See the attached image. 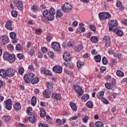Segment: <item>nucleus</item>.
<instances>
[{
    "label": "nucleus",
    "mask_w": 127,
    "mask_h": 127,
    "mask_svg": "<svg viewBox=\"0 0 127 127\" xmlns=\"http://www.w3.org/2000/svg\"><path fill=\"white\" fill-rule=\"evenodd\" d=\"M90 40L92 42H94V43H97V42H98V38L96 36H92L90 38Z\"/></svg>",
    "instance_id": "nucleus-41"
},
{
    "label": "nucleus",
    "mask_w": 127,
    "mask_h": 127,
    "mask_svg": "<svg viewBox=\"0 0 127 127\" xmlns=\"http://www.w3.org/2000/svg\"><path fill=\"white\" fill-rule=\"evenodd\" d=\"M47 86L48 89H50L51 90H52V89H53V85L52 84V83L48 82Z\"/></svg>",
    "instance_id": "nucleus-46"
},
{
    "label": "nucleus",
    "mask_w": 127,
    "mask_h": 127,
    "mask_svg": "<svg viewBox=\"0 0 127 127\" xmlns=\"http://www.w3.org/2000/svg\"><path fill=\"white\" fill-rule=\"evenodd\" d=\"M15 4L17 8L19 9V10H22V9H23V4L22 1H17Z\"/></svg>",
    "instance_id": "nucleus-19"
},
{
    "label": "nucleus",
    "mask_w": 127,
    "mask_h": 127,
    "mask_svg": "<svg viewBox=\"0 0 127 127\" xmlns=\"http://www.w3.org/2000/svg\"><path fill=\"white\" fill-rule=\"evenodd\" d=\"M62 10L64 12H70L72 10V5L70 3H65L62 7Z\"/></svg>",
    "instance_id": "nucleus-4"
},
{
    "label": "nucleus",
    "mask_w": 127,
    "mask_h": 127,
    "mask_svg": "<svg viewBox=\"0 0 127 127\" xmlns=\"http://www.w3.org/2000/svg\"><path fill=\"white\" fill-rule=\"evenodd\" d=\"M52 47L55 51H60L61 48L60 47V44L56 42H54L52 43Z\"/></svg>",
    "instance_id": "nucleus-7"
},
{
    "label": "nucleus",
    "mask_w": 127,
    "mask_h": 127,
    "mask_svg": "<svg viewBox=\"0 0 127 127\" xmlns=\"http://www.w3.org/2000/svg\"><path fill=\"white\" fill-rule=\"evenodd\" d=\"M36 121V118L33 117V116H30L29 117V122L32 124H34Z\"/></svg>",
    "instance_id": "nucleus-37"
},
{
    "label": "nucleus",
    "mask_w": 127,
    "mask_h": 127,
    "mask_svg": "<svg viewBox=\"0 0 127 127\" xmlns=\"http://www.w3.org/2000/svg\"><path fill=\"white\" fill-rule=\"evenodd\" d=\"M42 51L43 53H45L46 52H47V51H48V50L47 49V48L43 47V48H42Z\"/></svg>",
    "instance_id": "nucleus-58"
},
{
    "label": "nucleus",
    "mask_w": 127,
    "mask_h": 127,
    "mask_svg": "<svg viewBox=\"0 0 127 127\" xmlns=\"http://www.w3.org/2000/svg\"><path fill=\"white\" fill-rule=\"evenodd\" d=\"M9 35L11 39H15L16 38V34L13 32H10Z\"/></svg>",
    "instance_id": "nucleus-40"
},
{
    "label": "nucleus",
    "mask_w": 127,
    "mask_h": 127,
    "mask_svg": "<svg viewBox=\"0 0 127 127\" xmlns=\"http://www.w3.org/2000/svg\"><path fill=\"white\" fill-rule=\"evenodd\" d=\"M39 81H40L39 78L36 77L35 78H33L31 80V83L33 85H35V84H37L38 83H39Z\"/></svg>",
    "instance_id": "nucleus-22"
},
{
    "label": "nucleus",
    "mask_w": 127,
    "mask_h": 127,
    "mask_svg": "<svg viewBox=\"0 0 127 127\" xmlns=\"http://www.w3.org/2000/svg\"><path fill=\"white\" fill-rule=\"evenodd\" d=\"M5 108L8 110V111H10L11 110V99H8L5 102Z\"/></svg>",
    "instance_id": "nucleus-13"
},
{
    "label": "nucleus",
    "mask_w": 127,
    "mask_h": 127,
    "mask_svg": "<svg viewBox=\"0 0 127 127\" xmlns=\"http://www.w3.org/2000/svg\"><path fill=\"white\" fill-rule=\"evenodd\" d=\"M73 88L77 94L78 95V97L80 96H82L83 94H84V91L82 89V87L78 85H75L73 86Z\"/></svg>",
    "instance_id": "nucleus-6"
},
{
    "label": "nucleus",
    "mask_w": 127,
    "mask_h": 127,
    "mask_svg": "<svg viewBox=\"0 0 127 127\" xmlns=\"http://www.w3.org/2000/svg\"><path fill=\"white\" fill-rule=\"evenodd\" d=\"M15 74V70L12 69H8L5 71V74L8 77H13Z\"/></svg>",
    "instance_id": "nucleus-11"
},
{
    "label": "nucleus",
    "mask_w": 127,
    "mask_h": 127,
    "mask_svg": "<svg viewBox=\"0 0 127 127\" xmlns=\"http://www.w3.org/2000/svg\"><path fill=\"white\" fill-rule=\"evenodd\" d=\"M56 12V11H55V9H54L53 7L51 8L49 11V13H50V14H51L52 15H53V16H54V15L55 14Z\"/></svg>",
    "instance_id": "nucleus-38"
},
{
    "label": "nucleus",
    "mask_w": 127,
    "mask_h": 127,
    "mask_svg": "<svg viewBox=\"0 0 127 127\" xmlns=\"http://www.w3.org/2000/svg\"><path fill=\"white\" fill-rule=\"evenodd\" d=\"M86 106L89 108V109H93V107H94V105L93 104V102L91 101H89L86 104Z\"/></svg>",
    "instance_id": "nucleus-31"
},
{
    "label": "nucleus",
    "mask_w": 127,
    "mask_h": 127,
    "mask_svg": "<svg viewBox=\"0 0 127 127\" xmlns=\"http://www.w3.org/2000/svg\"><path fill=\"white\" fill-rule=\"evenodd\" d=\"M63 47L65 48V47H72V46H73V45L71 42H69L68 43L64 42L63 44Z\"/></svg>",
    "instance_id": "nucleus-24"
},
{
    "label": "nucleus",
    "mask_w": 127,
    "mask_h": 127,
    "mask_svg": "<svg viewBox=\"0 0 127 127\" xmlns=\"http://www.w3.org/2000/svg\"><path fill=\"white\" fill-rule=\"evenodd\" d=\"M37 101V99H36V97L33 96L31 99V105L32 106H33V107H35Z\"/></svg>",
    "instance_id": "nucleus-25"
},
{
    "label": "nucleus",
    "mask_w": 127,
    "mask_h": 127,
    "mask_svg": "<svg viewBox=\"0 0 127 127\" xmlns=\"http://www.w3.org/2000/svg\"><path fill=\"white\" fill-rule=\"evenodd\" d=\"M56 122L57 126H61L62 125V122L60 119H57Z\"/></svg>",
    "instance_id": "nucleus-53"
},
{
    "label": "nucleus",
    "mask_w": 127,
    "mask_h": 127,
    "mask_svg": "<svg viewBox=\"0 0 127 127\" xmlns=\"http://www.w3.org/2000/svg\"><path fill=\"white\" fill-rule=\"evenodd\" d=\"M85 31H86V28L85 27H80L76 30L77 33H82V32H85Z\"/></svg>",
    "instance_id": "nucleus-32"
},
{
    "label": "nucleus",
    "mask_w": 127,
    "mask_h": 127,
    "mask_svg": "<svg viewBox=\"0 0 127 127\" xmlns=\"http://www.w3.org/2000/svg\"><path fill=\"white\" fill-rule=\"evenodd\" d=\"M41 113L40 114V116L41 118H45L46 116V112H45V110L43 108H41L40 109Z\"/></svg>",
    "instance_id": "nucleus-26"
},
{
    "label": "nucleus",
    "mask_w": 127,
    "mask_h": 127,
    "mask_svg": "<svg viewBox=\"0 0 127 127\" xmlns=\"http://www.w3.org/2000/svg\"><path fill=\"white\" fill-rule=\"evenodd\" d=\"M102 63L104 65H107L108 64V60L106 57H103L102 58Z\"/></svg>",
    "instance_id": "nucleus-45"
},
{
    "label": "nucleus",
    "mask_w": 127,
    "mask_h": 127,
    "mask_svg": "<svg viewBox=\"0 0 127 127\" xmlns=\"http://www.w3.org/2000/svg\"><path fill=\"white\" fill-rule=\"evenodd\" d=\"M51 39H52V36L49 35V36H47V38H46L47 41L49 42V41H50V40H51Z\"/></svg>",
    "instance_id": "nucleus-62"
},
{
    "label": "nucleus",
    "mask_w": 127,
    "mask_h": 127,
    "mask_svg": "<svg viewBox=\"0 0 127 127\" xmlns=\"http://www.w3.org/2000/svg\"><path fill=\"white\" fill-rule=\"evenodd\" d=\"M53 71L55 73L60 74V73H62V67L58 65H56L53 67Z\"/></svg>",
    "instance_id": "nucleus-12"
},
{
    "label": "nucleus",
    "mask_w": 127,
    "mask_h": 127,
    "mask_svg": "<svg viewBox=\"0 0 127 127\" xmlns=\"http://www.w3.org/2000/svg\"><path fill=\"white\" fill-rule=\"evenodd\" d=\"M1 39L2 40V44H6V43H8L9 42V39L8 38V37L7 35H4L1 36Z\"/></svg>",
    "instance_id": "nucleus-14"
},
{
    "label": "nucleus",
    "mask_w": 127,
    "mask_h": 127,
    "mask_svg": "<svg viewBox=\"0 0 127 127\" xmlns=\"http://www.w3.org/2000/svg\"><path fill=\"white\" fill-rule=\"evenodd\" d=\"M48 55L49 56V57H50V58H54V53L52 51L49 52L48 53Z\"/></svg>",
    "instance_id": "nucleus-49"
},
{
    "label": "nucleus",
    "mask_w": 127,
    "mask_h": 127,
    "mask_svg": "<svg viewBox=\"0 0 127 127\" xmlns=\"http://www.w3.org/2000/svg\"><path fill=\"white\" fill-rule=\"evenodd\" d=\"M4 60H8L10 63H12L15 61V56L12 54H8L7 52H5L3 56Z\"/></svg>",
    "instance_id": "nucleus-2"
},
{
    "label": "nucleus",
    "mask_w": 127,
    "mask_h": 127,
    "mask_svg": "<svg viewBox=\"0 0 127 127\" xmlns=\"http://www.w3.org/2000/svg\"><path fill=\"white\" fill-rule=\"evenodd\" d=\"M36 32L37 34H41V33H42V29H38L36 30Z\"/></svg>",
    "instance_id": "nucleus-61"
},
{
    "label": "nucleus",
    "mask_w": 127,
    "mask_h": 127,
    "mask_svg": "<svg viewBox=\"0 0 127 127\" xmlns=\"http://www.w3.org/2000/svg\"><path fill=\"white\" fill-rule=\"evenodd\" d=\"M69 106L71 107L72 111L76 112L77 111V106L74 102H71L69 103Z\"/></svg>",
    "instance_id": "nucleus-21"
},
{
    "label": "nucleus",
    "mask_w": 127,
    "mask_h": 127,
    "mask_svg": "<svg viewBox=\"0 0 127 127\" xmlns=\"http://www.w3.org/2000/svg\"><path fill=\"white\" fill-rule=\"evenodd\" d=\"M52 99H55V100H56L57 101H59L61 100L62 97L60 94H53L52 95Z\"/></svg>",
    "instance_id": "nucleus-17"
},
{
    "label": "nucleus",
    "mask_w": 127,
    "mask_h": 127,
    "mask_svg": "<svg viewBox=\"0 0 127 127\" xmlns=\"http://www.w3.org/2000/svg\"><path fill=\"white\" fill-rule=\"evenodd\" d=\"M46 70V69H45V68L41 67V74H44Z\"/></svg>",
    "instance_id": "nucleus-64"
},
{
    "label": "nucleus",
    "mask_w": 127,
    "mask_h": 127,
    "mask_svg": "<svg viewBox=\"0 0 127 127\" xmlns=\"http://www.w3.org/2000/svg\"><path fill=\"white\" fill-rule=\"evenodd\" d=\"M11 14L13 17H16L17 16V11H16V10L12 11Z\"/></svg>",
    "instance_id": "nucleus-48"
},
{
    "label": "nucleus",
    "mask_w": 127,
    "mask_h": 127,
    "mask_svg": "<svg viewBox=\"0 0 127 127\" xmlns=\"http://www.w3.org/2000/svg\"><path fill=\"white\" fill-rule=\"evenodd\" d=\"M114 56L116 58H118V59H119V60H120V59H121V58L122 57V54H116L115 53L114 54Z\"/></svg>",
    "instance_id": "nucleus-55"
},
{
    "label": "nucleus",
    "mask_w": 127,
    "mask_h": 127,
    "mask_svg": "<svg viewBox=\"0 0 127 127\" xmlns=\"http://www.w3.org/2000/svg\"><path fill=\"white\" fill-rule=\"evenodd\" d=\"M0 76L2 77V78H6V74H5L4 69H1L0 70Z\"/></svg>",
    "instance_id": "nucleus-28"
},
{
    "label": "nucleus",
    "mask_w": 127,
    "mask_h": 127,
    "mask_svg": "<svg viewBox=\"0 0 127 127\" xmlns=\"http://www.w3.org/2000/svg\"><path fill=\"white\" fill-rule=\"evenodd\" d=\"M14 108L15 111H19V110H20V109L21 108V106H20V103L15 104L14 105Z\"/></svg>",
    "instance_id": "nucleus-35"
},
{
    "label": "nucleus",
    "mask_w": 127,
    "mask_h": 127,
    "mask_svg": "<svg viewBox=\"0 0 127 127\" xmlns=\"http://www.w3.org/2000/svg\"><path fill=\"white\" fill-rule=\"evenodd\" d=\"M63 58L64 61H66V62H70V61H71V60L72 59L70 53L67 52H65L64 54Z\"/></svg>",
    "instance_id": "nucleus-9"
},
{
    "label": "nucleus",
    "mask_w": 127,
    "mask_h": 127,
    "mask_svg": "<svg viewBox=\"0 0 127 127\" xmlns=\"http://www.w3.org/2000/svg\"><path fill=\"white\" fill-rule=\"evenodd\" d=\"M84 65V63L81 61H78L77 62V66L78 69H81V67Z\"/></svg>",
    "instance_id": "nucleus-36"
},
{
    "label": "nucleus",
    "mask_w": 127,
    "mask_h": 127,
    "mask_svg": "<svg viewBox=\"0 0 127 127\" xmlns=\"http://www.w3.org/2000/svg\"><path fill=\"white\" fill-rule=\"evenodd\" d=\"M88 120H89V117L87 116H85L84 118L82 119L83 123H87L88 122Z\"/></svg>",
    "instance_id": "nucleus-56"
},
{
    "label": "nucleus",
    "mask_w": 127,
    "mask_h": 127,
    "mask_svg": "<svg viewBox=\"0 0 127 127\" xmlns=\"http://www.w3.org/2000/svg\"><path fill=\"white\" fill-rule=\"evenodd\" d=\"M43 95L44 98L46 99H49L50 98V96H51V92L49 90L46 89L43 93Z\"/></svg>",
    "instance_id": "nucleus-15"
},
{
    "label": "nucleus",
    "mask_w": 127,
    "mask_h": 127,
    "mask_svg": "<svg viewBox=\"0 0 127 127\" xmlns=\"http://www.w3.org/2000/svg\"><path fill=\"white\" fill-rule=\"evenodd\" d=\"M116 6L121 10H124V9H125V7L122 5L121 1H117L116 3Z\"/></svg>",
    "instance_id": "nucleus-23"
},
{
    "label": "nucleus",
    "mask_w": 127,
    "mask_h": 127,
    "mask_svg": "<svg viewBox=\"0 0 127 127\" xmlns=\"http://www.w3.org/2000/svg\"><path fill=\"white\" fill-rule=\"evenodd\" d=\"M106 69L107 68H106V67L102 66L100 68V71L101 73H104V72H105V71H106Z\"/></svg>",
    "instance_id": "nucleus-57"
},
{
    "label": "nucleus",
    "mask_w": 127,
    "mask_h": 127,
    "mask_svg": "<svg viewBox=\"0 0 127 127\" xmlns=\"http://www.w3.org/2000/svg\"><path fill=\"white\" fill-rule=\"evenodd\" d=\"M109 26H110L109 28V31H112V30H113V29H114V27H116V26H118V22L117 21V20H112L110 22H109Z\"/></svg>",
    "instance_id": "nucleus-8"
},
{
    "label": "nucleus",
    "mask_w": 127,
    "mask_h": 127,
    "mask_svg": "<svg viewBox=\"0 0 127 127\" xmlns=\"http://www.w3.org/2000/svg\"><path fill=\"white\" fill-rule=\"evenodd\" d=\"M104 94H105V91H102L100 92L98 94H97V99H99V100H101L103 99L104 97Z\"/></svg>",
    "instance_id": "nucleus-27"
},
{
    "label": "nucleus",
    "mask_w": 127,
    "mask_h": 127,
    "mask_svg": "<svg viewBox=\"0 0 127 127\" xmlns=\"http://www.w3.org/2000/svg\"><path fill=\"white\" fill-rule=\"evenodd\" d=\"M102 102L105 105H108L109 104V101L108 100L106 99V98H102L101 99Z\"/></svg>",
    "instance_id": "nucleus-54"
},
{
    "label": "nucleus",
    "mask_w": 127,
    "mask_h": 127,
    "mask_svg": "<svg viewBox=\"0 0 127 127\" xmlns=\"http://www.w3.org/2000/svg\"><path fill=\"white\" fill-rule=\"evenodd\" d=\"M31 9H32L33 11L35 12V11H36V10H37V7L35 5H34L32 7Z\"/></svg>",
    "instance_id": "nucleus-63"
},
{
    "label": "nucleus",
    "mask_w": 127,
    "mask_h": 127,
    "mask_svg": "<svg viewBox=\"0 0 127 127\" xmlns=\"http://www.w3.org/2000/svg\"><path fill=\"white\" fill-rule=\"evenodd\" d=\"M64 65L65 67H69V68H73V65L69 63H64Z\"/></svg>",
    "instance_id": "nucleus-50"
},
{
    "label": "nucleus",
    "mask_w": 127,
    "mask_h": 127,
    "mask_svg": "<svg viewBox=\"0 0 127 127\" xmlns=\"http://www.w3.org/2000/svg\"><path fill=\"white\" fill-rule=\"evenodd\" d=\"M5 28L7 30H12V26H11V21L10 20L8 21L5 24Z\"/></svg>",
    "instance_id": "nucleus-18"
},
{
    "label": "nucleus",
    "mask_w": 127,
    "mask_h": 127,
    "mask_svg": "<svg viewBox=\"0 0 127 127\" xmlns=\"http://www.w3.org/2000/svg\"><path fill=\"white\" fill-rule=\"evenodd\" d=\"M7 47L8 49V50H10V51H12L13 50V45L11 44H9L7 46Z\"/></svg>",
    "instance_id": "nucleus-52"
},
{
    "label": "nucleus",
    "mask_w": 127,
    "mask_h": 127,
    "mask_svg": "<svg viewBox=\"0 0 127 127\" xmlns=\"http://www.w3.org/2000/svg\"><path fill=\"white\" fill-rule=\"evenodd\" d=\"M116 74L117 75V76H118V77H124V76H125V74L124 73V72H123L121 70H118L116 72Z\"/></svg>",
    "instance_id": "nucleus-39"
},
{
    "label": "nucleus",
    "mask_w": 127,
    "mask_h": 127,
    "mask_svg": "<svg viewBox=\"0 0 127 127\" xmlns=\"http://www.w3.org/2000/svg\"><path fill=\"white\" fill-rule=\"evenodd\" d=\"M103 42H104L106 46H111V38L108 36H105L103 38Z\"/></svg>",
    "instance_id": "nucleus-10"
},
{
    "label": "nucleus",
    "mask_w": 127,
    "mask_h": 127,
    "mask_svg": "<svg viewBox=\"0 0 127 127\" xmlns=\"http://www.w3.org/2000/svg\"><path fill=\"white\" fill-rule=\"evenodd\" d=\"M82 48H83V47H82V46H77L75 48V51L76 52H79V51H81V50H82Z\"/></svg>",
    "instance_id": "nucleus-44"
},
{
    "label": "nucleus",
    "mask_w": 127,
    "mask_h": 127,
    "mask_svg": "<svg viewBox=\"0 0 127 127\" xmlns=\"http://www.w3.org/2000/svg\"><path fill=\"white\" fill-rule=\"evenodd\" d=\"M99 17L100 20H105V19L111 18V14L109 12H101L99 14Z\"/></svg>",
    "instance_id": "nucleus-3"
},
{
    "label": "nucleus",
    "mask_w": 127,
    "mask_h": 127,
    "mask_svg": "<svg viewBox=\"0 0 127 127\" xmlns=\"http://www.w3.org/2000/svg\"><path fill=\"white\" fill-rule=\"evenodd\" d=\"M104 126V123L101 121H97L95 123L96 127H103Z\"/></svg>",
    "instance_id": "nucleus-33"
},
{
    "label": "nucleus",
    "mask_w": 127,
    "mask_h": 127,
    "mask_svg": "<svg viewBox=\"0 0 127 127\" xmlns=\"http://www.w3.org/2000/svg\"><path fill=\"white\" fill-rule=\"evenodd\" d=\"M94 60H95L96 62L100 63L101 62V56L97 55L94 57Z\"/></svg>",
    "instance_id": "nucleus-43"
},
{
    "label": "nucleus",
    "mask_w": 127,
    "mask_h": 127,
    "mask_svg": "<svg viewBox=\"0 0 127 127\" xmlns=\"http://www.w3.org/2000/svg\"><path fill=\"white\" fill-rule=\"evenodd\" d=\"M17 56L19 59H23V55L22 54H18Z\"/></svg>",
    "instance_id": "nucleus-60"
},
{
    "label": "nucleus",
    "mask_w": 127,
    "mask_h": 127,
    "mask_svg": "<svg viewBox=\"0 0 127 127\" xmlns=\"http://www.w3.org/2000/svg\"><path fill=\"white\" fill-rule=\"evenodd\" d=\"M34 77H35V75H34V74L29 73L28 74H25L23 78L25 83L29 84V83L31 82V80L32 79H33V78H34Z\"/></svg>",
    "instance_id": "nucleus-5"
},
{
    "label": "nucleus",
    "mask_w": 127,
    "mask_h": 127,
    "mask_svg": "<svg viewBox=\"0 0 127 127\" xmlns=\"http://www.w3.org/2000/svg\"><path fill=\"white\" fill-rule=\"evenodd\" d=\"M89 98L90 96H89V95L87 94H84L82 97V101L83 102H86V101H88V100H89Z\"/></svg>",
    "instance_id": "nucleus-29"
},
{
    "label": "nucleus",
    "mask_w": 127,
    "mask_h": 127,
    "mask_svg": "<svg viewBox=\"0 0 127 127\" xmlns=\"http://www.w3.org/2000/svg\"><path fill=\"white\" fill-rule=\"evenodd\" d=\"M113 31L116 32L118 36H123L124 35V32L118 28H116L115 30H113Z\"/></svg>",
    "instance_id": "nucleus-16"
},
{
    "label": "nucleus",
    "mask_w": 127,
    "mask_h": 127,
    "mask_svg": "<svg viewBox=\"0 0 127 127\" xmlns=\"http://www.w3.org/2000/svg\"><path fill=\"white\" fill-rule=\"evenodd\" d=\"M44 74L47 75V76H52V73L50 70H46Z\"/></svg>",
    "instance_id": "nucleus-47"
},
{
    "label": "nucleus",
    "mask_w": 127,
    "mask_h": 127,
    "mask_svg": "<svg viewBox=\"0 0 127 127\" xmlns=\"http://www.w3.org/2000/svg\"><path fill=\"white\" fill-rule=\"evenodd\" d=\"M24 72V69L23 67H20L18 70V73L20 75H22Z\"/></svg>",
    "instance_id": "nucleus-51"
},
{
    "label": "nucleus",
    "mask_w": 127,
    "mask_h": 127,
    "mask_svg": "<svg viewBox=\"0 0 127 127\" xmlns=\"http://www.w3.org/2000/svg\"><path fill=\"white\" fill-rule=\"evenodd\" d=\"M15 49L17 51H22L23 50V48L21 46L20 44H17L16 45Z\"/></svg>",
    "instance_id": "nucleus-30"
},
{
    "label": "nucleus",
    "mask_w": 127,
    "mask_h": 127,
    "mask_svg": "<svg viewBox=\"0 0 127 127\" xmlns=\"http://www.w3.org/2000/svg\"><path fill=\"white\" fill-rule=\"evenodd\" d=\"M63 16V13L61 12V11L58 10L57 11L56 17L57 18H61Z\"/></svg>",
    "instance_id": "nucleus-34"
},
{
    "label": "nucleus",
    "mask_w": 127,
    "mask_h": 127,
    "mask_svg": "<svg viewBox=\"0 0 127 127\" xmlns=\"http://www.w3.org/2000/svg\"><path fill=\"white\" fill-rule=\"evenodd\" d=\"M42 21L45 22L46 19L47 20H54V16H53L49 13V10L46 9L43 12V17L42 18Z\"/></svg>",
    "instance_id": "nucleus-1"
},
{
    "label": "nucleus",
    "mask_w": 127,
    "mask_h": 127,
    "mask_svg": "<svg viewBox=\"0 0 127 127\" xmlns=\"http://www.w3.org/2000/svg\"><path fill=\"white\" fill-rule=\"evenodd\" d=\"M105 88L108 89V90H112L114 86H113V84L111 83L107 82L105 83Z\"/></svg>",
    "instance_id": "nucleus-20"
},
{
    "label": "nucleus",
    "mask_w": 127,
    "mask_h": 127,
    "mask_svg": "<svg viewBox=\"0 0 127 127\" xmlns=\"http://www.w3.org/2000/svg\"><path fill=\"white\" fill-rule=\"evenodd\" d=\"M90 29L92 31H96V27L94 25H90Z\"/></svg>",
    "instance_id": "nucleus-59"
},
{
    "label": "nucleus",
    "mask_w": 127,
    "mask_h": 127,
    "mask_svg": "<svg viewBox=\"0 0 127 127\" xmlns=\"http://www.w3.org/2000/svg\"><path fill=\"white\" fill-rule=\"evenodd\" d=\"M3 118L5 123H8L10 121V116L8 115L4 116Z\"/></svg>",
    "instance_id": "nucleus-42"
}]
</instances>
